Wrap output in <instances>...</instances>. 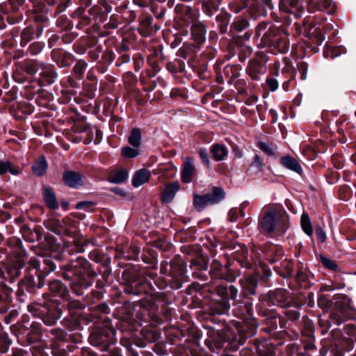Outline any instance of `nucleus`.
<instances>
[{"label":"nucleus","mask_w":356,"mask_h":356,"mask_svg":"<svg viewBox=\"0 0 356 356\" xmlns=\"http://www.w3.org/2000/svg\"><path fill=\"white\" fill-rule=\"evenodd\" d=\"M289 218L285 211L277 207L265 210L259 218L258 229L264 235L282 234L289 228Z\"/></svg>","instance_id":"nucleus-2"},{"label":"nucleus","mask_w":356,"mask_h":356,"mask_svg":"<svg viewBox=\"0 0 356 356\" xmlns=\"http://www.w3.org/2000/svg\"><path fill=\"white\" fill-rule=\"evenodd\" d=\"M96 275L89 261L82 257L63 266V277L71 282L70 287L77 296H82L92 286Z\"/></svg>","instance_id":"nucleus-1"},{"label":"nucleus","mask_w":356,"mask_h":356,"mask_svg":"<svg viewBox=\"0 0 356 356\" xmlns=\"http://www.w3.org/2000/svg\"><path fill=\"white\" fill-rule=\"evenodd\" d=\"M54 223L57 228L52 229L54 232L63 231L65 234L73 238V248L70 252H83L86 251L87 246L90 243V240L86 239L83 236H79L74 231L71 230L72 228L76 227V222L72 218L66 217L61 220H56Z\"/></svg>","instance_id":"nucleus-4"},{"label":"nucleus","mask_w":356,"mask_h":356,"mask_svg":"<svg viewBox=\"0 0 356 356\" xmlns=\"http://www.w3.org/2000/svg\"><path fill=\"white\" fill-rule=\"evenodd\" d=\"M279 8L282 12L300 16L303 11L302 0H280Z\"/></svg>","instance_id":"nucleus-14"},{"label":"nucleus","mask_w":356,"mask_h":356,"mask_svg":"<svg viewBox=\"0 0 356 356\" xmlns=\"http://www.w3.org/2000/svg\"><path fill=\"white\" fill-rule=\"evenodd\" d=\"M13 290L3 282H0V313L8 311L12 301Z\"/></svg>","instance_id":"nucleus-23"},{"label":"nucleus","mask_w":356,"mask_h":356,"mask_svg":"<svg viewBox=\"0 0 356 356\" xmlns=\"http://www.w3.org/2000/svg\"><path fill=\"white\" fill-rule=\"evenodd\" d=\"M280 163L286 168L293 170L298 174L302 172V168L298 161L290 156H283L280 159Z\"/></svg>","instance_id":"nucleus-36"},{"label":"nucleus","mask_w":356,"mask_h":356,"mask_svg":"<svg viewBox=\"0 0 356 356\" xmlns=\"http://www.w3.org/2000/svg\"><path fill=\"white\" fill-rule=\"evenodd\" d=\"M225 339L218 332L211 330L208 332V337L205 339L206 346L213 352L220 350L224 344Z\"/></svg>","instance_id":"nucleus-22"},{"label":"nucleus","mask_w":356,"mask_h":356,"mask_svg":"<svg viewBox=\"0 0 356 356\" xmlns=\"http://www.w3.org/2000/svg\"><path fill=\"white\" fill-rule=\"evenodd\" d=\"M234 306H237L236 308H234V311L235 314L238 316L240 318L243 319L245 318V314H248V316H250L251 309L250 307L248 305H244L243 306L241 305H239V302H236Z\"/></svg>","instance_id":"nucleus-52"},{"label":"nucleus","mask_w":356,"mask_h":356,"mask_svg":"<svg viewBox=\"0 0 356 356\" xmlns=\"http://www.w3.org/2000/svg\"><path fill=\"white\" fill-rule=\"evenodd\" d=\"M42 263L43 267L39 273H41L43 277L47 275L56 268V266L51 258H42Z\"/></svg>","instance_id":"nucleus-53"},{"label":"nucleus","mask_w":356,"mask_h":356,"mask_svg":"<svg viewBox=\"0 0 356 356\" xmlns=\"http://www.w3.org/2000/svg\"><path fill=\"white\" fill-rule=\"evenodd\" d=\"M180 189L179 181H172L165 184L161 194V200L163 202L170 203L175 197L176 193Z\"/></svg>","instance_id":"nucleus-26"},{"label":"nucleus","mask_w":356,"mask_h":356,"mask_svg":"<svg viewBox=\"0 0 356 356\" xmlns=\"http://www.w3.org/2000/svg\"><path fill=\"white\" fill-rule=\"evenodd\" d=\"M129 177V172L125 168L113 170V183L121 184L126 181Z\"/></svg>","instance_id":"nucleus-46"},{"label":"nucleus","mask_w":356,"mask_h":356,"mask_svg":"<svg viewBox=\"0 0 356 356\" xmlns=\"http://www.w3.org/2000/svg\"><path fill=\"white\" fill-rule=\"evenodd\" d=\"M42 195L46 206L52 210L58 209V202L56 199V193L50 186H44L42 188Z\"/></svg>","instance_id":"nucleus-25"},{"label":"nucleus","mask_w":356,"mask_h":356,"mask_svg":"<svg viewBox=\"0 0 356 356\" xmlns=\"http://www.w3.org/2000/svg\"><path fill=\"white\" fill-rule=\"evenodd\" d=\"M301 226L305 234L308 236H311L312 234L313 229L308 215L305 213L302 215Z\"/></svg>","instance_id":"nucleus-59"},{"label":"nucleus","mask_w":356,"mask_h":356,"mask_svg":"<svg viewBox=\"0 0 356 356\" xmlns=\"http://www.w3.org/2000/svg\"><path fill=\"white\" fill-rule=\"evenodd\" d=\"M43 63H40L37 60H26L22 65V69L24 72L29 75H34L39 71Z\"/></svg>","instance_id":"nucleus-39"},{"label":"nucleus","mask_w":356,"mask_h":356,"mask_svg":"<svg viewBox=\"0 0 356 356\" xmlns=\"http://www.w3.org/2000/svg\"><path fill=\"white\" fill-rule=\"evenodd\" d=\"M227 250L228 254H230L233 259L238 262L242 267L249 268L252 266V259L249 255L245 245L240 243H234L227 247Z\"/></svg>","instance_id":"nucleus-10"},{"label":"nucleus","mask_w":356,"mask_h":356,"mask_svg":"<svg viewBox=\"0 0 356 356\" xmlns=\"http://www.w3.org/2000/svg\"><path fill=\"white\" fill-rule=\"evenodd\" d=\"M240 274V271L231 269L228 262L223 266L218 260L214 259L211 262L209 270V275L211 277V287L218 284L220 280L232 282Z\"/></svg>","instance_id":"nucleus-5"},{"label":"nucleus","mask_w":356,"mask_h":356,"mask_svg":"<svg viewBox=\"0 0 356 356\" xmlns=\"http://www.w3.org/2000/svg\"><path fill=\"white\" fill-rule=\"evenodd\" d=\"M248 26V22L245 19L240 18L236 20L232 27L236 31H243Z\"/></svg>","instance_id":"nucleus-63"},{"label":"nucleus","mask_w":356,"mask_h":356,"mask_svg":"<svg viewBox=\"0 0 356 356\" xmlns=\"http://www.w3.org/2000/svg\"><path fill=\"white\" fill-rule=\"evenodd\" d=\"M252 52V49L247 45H243L241 47L240 52L238 55L239 60L243 62L246 58L250 56Z\"/></svg>","instance_id":"nucleus-64"},{"label":"nucleus","mask_w":356,"mask_h":356,"mask_svg":"<svg viewBox=\"0 0 356 356\" xmlns=\"http://www.w3.org/2000/svg\"><path fill=\"white\" fill-rule=\"evenodd\" d=\"M23 268V264L20 263L13 264L6 266L4 279L10 283L15 282V279L21 275V268Z\"/></svg>","instance_id":"nucleus-34"},{"label":"nucleus","mask_w":356,"mask_h":356,"mask_svg":"<svg viewBox=\"0 0 356 356\" xmlns=\"http://www.w3.org/2000/svg\"><path fill=\"white\" fill-rule=\"evenodd\" d=\"M49 289L50 293L55 297H59L63 299L68 297L69 291L60 280H54L49 282Z\"/></svg>","instance_id":"nucleus-28"},{"label":"nucleus","mask_w":356,"mask_h":356,"mask_svg":"<svg viewBox=\"0 0 356 356\" xmlns=\"http://www.w3.org/2000/svg\"><path fill=\"white\" fill-rule=\"evenodd\" d=\"M11 343L12 340L9 339L6 333L0 334V353H7L9 350Z\"/></svg>","instance_id":"nucleus-57"},{"label":"nucleus","mask_w":356,"mask_h":356,"mask_svg":"<svg viewBox=\"0 0 356 356\" xmlns=\"http://www.w3.org/2000/svg\"><path fill=\"white\" fill-rule=\"evenodd\" d=\"M157 72L158 70H155L154 72L146 70L141 73L140 76V81L141 84L143 86V89L145 91L150 92L152 91L156 88V82L149 80V79L154 77Z\"/></svg>","instance_id":"nucleus-32"},{"label":"nucleus","mask_w":356,"mask_h":356,"mask_svg":"<svg viewBox=\"0 0 356 356\" xmlns=\"http://www.w3.org/2000/svg\"><path fill=\"white\" fill-rule=\"evenodd\" d=\"M87 66V63L83 60H79L76 63L73 67V72L76 79H82Z\"/></svg>","instance_id":"nucleus-54"},{"label":"nucleus","mask_w":356,"mask_h":356,"mask_svg":"<svg viewBox=\"0 0 356 356\" xmlns=\"http://www.w3.org/2000/svg\"><path fill=\"white\" fill-rule=\"evenodd\" d=\"M45 309V305H42L38 303H33L28 306V310L34 316L38 317L42 319L43 312Z\"/></svg>","instance_id":"nucleus-56"},{"label":"nucleus","mask_w":356,"mask_h":356,"mask_svg":"<svg viewBox=\"0 0 356 356\" xmlns=\"http://www.w3.org/2000/svg\"><path fill=\"white\" fill-rule=\"evenodd\" d=\"M245 325H240L239 327H236L238 332H240L239 339L234 338L235 341H238L240 343H243L245 339L254 334V327H250L248 330H245Z\"/></svg>","instance_id":"nucleus-50"},{"label":"nucleus","mask_w":356,"mask_h":356,"mask_svg":"<svg viewBox=\"0 0 356 356\" xmlns=\"http://www.w3.org/2000/svg\"><path fill=\"white\" fill-rule=\"evenodd\" d=\"M41 335V325L37 323H32L31 330L28 333V340L33 343L38 341Z\"/></svg>","instance_id":"nucleus-49"},{"label":"nucleus","mask_w":356,"mask_h":356,"mask_svg":"<svg viewBox=\"0 0 356 356\" xmlns=\"http://www.w3.org/2000/svg\"><path fill=\"white\" fill-rule=\"evenodd\" d=\"M288 33L281 29H277L275 40L272 46L279 53L284 54L289 50L290 44L288 38Z\"/></svg>","instance_id":"nucleus-18"},{"label":"nucleus","mask_w":356,"mask_h":356,"mask_svg":"<svg viewBox=\"0 0 356 356\" xmlns=\"http://www.w3.org/2000/svg\"><path fill=\"white\" fill-rule=\"evenodd\" d=\"M151 177V172L146 168H142L137 170L132 177V185L135 188H138L147 182Z\"/></svg>","instance_id":"nucleus-33"},{"label":"nucleus","mask_w":356,"mask_h":356,"mask_svg":"<svg viewBox=\"0 0 356 356\" xmlns=\"http://www.w3.org/2000/svg\"><path fill=\"white\" fill-rule=\"evenodd\" d=\"M268 56L262 51H259L255 56L249 60L246 68V72L253 81H259L266 70Z\"/></svg>","instance_id":"nucleus-8"},{"label":"nucleus","mask_w":356,"mask_h":356,"mask_svg":"<svg viewBox=\"0 0 356 356\" xmlns=\"http://www.w3.org/2000/svg\"><path fill=\"white\" fill-rule=\"evenodd\" d=\"M218 296L223 298L222 300H235L238 295V289L233 285H227L218 283L211 287Z\"/></svg>","instance_id":"nucleus-17"},{"label":"nucleus","mask_w":356,"mask_h":356,"mask_svg":"<svg viewBox=\"0 0 356 356\" xmlns=\"http://www.w3.org/2000/svg\"><path fill=\"white\" fill-rule=\"evenodd\" d=\"M104 47L100 44L99 49L101 51L104 52L102 58L105 60V63L108 65L111 59V40L110 38L104 39L103 40Z\"/></svg>","instance_id":"nucleus-45"},{"label":"nucleus","mask_w":356,"mask_h":356,"mask_svg":"<svg viewBox=\"0 0 356 356\" xmlns=\"http://www.w3.org/2000/svg\"><path fill=\"white\" fill-rule=\"evenodd\" d=\"M230 308L229 301L226 300H212L209 305L211 315H222L227 314Z\"/></svg>","instance_id":"nucleus-27"},{"label":"nucleus","mask_w":356,"mask_h":356,"mask_svg":"<svg viewBox=\"0 0 356 356\" xmlns=\"http://www.w3.org/2000/svg\"><path fill=\"white\" fill-rule=\"evenodd\" d=\"M239 282L245 296H251L255 293L257 282L254 277H248L244 280H241Z\"/></svg>","instance_id":"nucleus-35"},{"label":"nucleus","mask_w":356,"mask_h":356,"mask_svg":"<svg viewBox=\"0 0 356 356\" xmlns=\"http://www.w3.org/2000/svg\"><path fill=\"white\" fill-rule=\"evenodd\" d=\"M97 90V83L95 82H83V93L89 99L94 97Z\"/></svg>","instance_id":"nucleus-55"},{"label":"nucleus","mask_w":356,"mask_h":356,"mask_svg":"<svg viewBox=\"0 0 356 356\" xmlns=\"http://www.w3.org/2000/svg\"><path fill=\"white\" fill-rule=\"evenodd\" d=\"M70 0H43L47 3L50 8L47 10V12H50L54 17L63 13L66 10Z\"/></svg>","instance_id":"nucleus-29"},{"label":"nucleus","mask_w":356,"mask_h":356,"mask_svg":"<svg viewBox=\"0 0 356 356\" xmlns=\"http://www.w3.org/2000/svg\"><path fill=\"white\" fill-rule=\"evenodd\" d=\"M169 282H175L173 287L180 288L183 282L186 281L185 267L183 264L172 263L170 264Z\"/></svg>","instance_id":"nucleus-13"},{"label":"nucleus","mask_w":356,"mask_h":356,"mask_svg":"<svg viewBox=\"0 0 356 356\" xmlns=\"http://www.w3.org/2000/svg\"><path fill=\"white\" fill-rule=\"evenodd\" d=\"M206 26L202 23H195L191 29V35L193 40L198 45L203 44L206 40Z\"/></svg>","instance_id":"nucleus-30"},{"label":"nucleus","mask_w":356,"mask_h":356,"mask_svg":"<svg viewBox=\"0 0 356 356\" xmlns=\"http://www.w3.org/2000/svg\"><path fill=\"white\" fill-rule=\"evenodd\" d=\"M141 131L139 128H133L128 138L129 143L136 148H139L141 145Z\"/></svg>","instance_id":"nucleus-44"},{"label":"nucleus","mask_w":356,"mask_h":356,"mask_svg":"<svg viewBox=\"0 0 356 356\" xmlns=\"http://www.w3.org/2000/svg\"><path fill=\"white\" fill-rule=\"evenodd\" d=\"M8 172L13 175H17L19 174V168L17 166L13 165L10 161H0V175H3Z\"/></svg>","instance_id":"nucleus-47"},{"label":"nucleus","mask_w":356,"mask_h":356,"mask_svg":"<svg viewBox=\"0 0 356 356\" xmlns=\"http://www.w3.org/2000/svg\"><path fill=\"white\" fill-rule=\"evenodd\" d=\"M276 28H269L266 32H264L261 38V43L264 47H272L276 35Z\"/></svg>","instance_id":"nucleus-42"},{"label":"nucleus","mask_w":356,"mask_h":356,"mask_svg":"<svg viewBox=\"0 0 356 356\" xmlns=\"http://www.w3.org/2000/svg\"><path fill=\"white\" fill-rule=\"evenodd\" d=\"M197 170L194 160L191 157H186L182 165L181 172V180L184 184H189L193 181L196 176Z\"/></svg>","instance_id":"nucleus-15"},{"label":"nucleus","mask_w":356,"mask_h":356,"mask_svg":"<svg viewBox=\"0 0 356 356\" xmlns=\"http://www.w3.org/2000/svg\"><path fill=\"white\" fill-rule=\"evenodd\" d=\"M43 32V27L37 25L35 27L28 26L22 30L21 33L20 44L22 47L26 46L28 42L33 40L35 36L40 37Z\"/></svg>","instance_id":"nucleus-21"},{"label":"nucleus","mask_w":356,"mask_h":356,"mask_svg":"<svg viewBox=\"0 0 356 356\" xmlns=\"http://www.w3.org/2000/svg\"><path fill=\"white\" fill-rule=\"evenodd\" d=\"M115 12L113 14V29L118 28V24L129 22L131 15V10L124 6L116 8Z\"/></svg>","instance_id":"nucleus-24"},{"label":"nucleus","mask_w":356,"mask_h":356,"mask_svg":"<svg viewBox=\"0 0 356 356\" xmlns=\"http://www.w3.org/2000/svg\"><path fill=\"white\" fill-rule=\"evenodd\" d=\"M152 19L149 17H143V19H140L138 31L143 36L147 37L152 32L153 28L152 26Z\"/></svg>","instance_id":"nucleus-41"},{"label":"nucleus","mask_w":356,"mask_h":356,"mask_svg":"<svg viewBox=\"0 0 356 356\" xmlns=\"http://www.w3.org/2000/svg\"><path fill=\"white\" fill-rule=\"evenodd\" d=\"M183 15L181 18L184 20V23L186 25L190 24L196 19L195 11L188 6H184L182 8Z\"/></svg>","instance_id":"nucleus-48"},{"label":"nucleus","mask_w":356,"mask_h":356,"mask_svg":"<svg viewBox=\"0 0 356 356\" xmlns=\"http://www.w3.org/2000/svg\"><path fill=\"white\" fill-rule=\"evenodd\" d=\"M211 152L214 160L220 161L227 156L228 149L224 145L214 144L211 146Z\"/></svg>","instance_id":"nucleus-38"},{"label":"nucleus","mask_w":356,"mask_h":356,"mask_svg":"<svg viewBox=\"0 0 356 356\" xmlns=\"http://www.w3.org/2000/svg\"><path fill=\"white\" fill-rule=\"evenodd\" d=\"M141 275L133 269L124 270L122 274V279L124 284L130 285V288L127 287L124 291L127 293L139 294L145 293L147 287L149 286L147 282V278L145 277L144 282L140 280Z\"/></svg>","instance_id":"nucleus-6"},{"label":"nucleus","mask_w":356,"mask_h":356,"mask_svg":"<svg viewBox=\"0 0 356 356\" xmlns=\"http://www.w3.org/2000/svg\"><path fill=\"white\" fill-rule=\"evenodd\" d=\"M274 75L277 77L282 76L286 79V80L284 81L282 83V88L284 91H288L291 81L296 79V73L293 69L286 67H284L281 72L276 70Z\"/></svg>","instance_id":"nucleus-31"},{"label":"nucleus","mask_w":356,"mask_h":356,"mask_svg":"<svg viewBox=\"0 0 356 356\" xmlns=\"http://www.w3.org/2000/svg\"><path fill=\"white\" fill-rule=\"evenodd\" d=\"M297 67L300 74L301 80H305L307 77L309 64L305 61H300L297 64Z\"/></svg>","instance_id":"nucleus-62"},{"label":"nucleus","mask_w":356,"mask_h":356,"mask_svg":"<svg viewBox=\"0 0 356 356\" xmlns=\"http://www.w3.org/2000/svg\"><path fill=\"white\" fill-rule=\"evenodd\" d=\"M62 314L60 309L54 303H47L43 312L42 320L44 324L51 326L54 325Z\"/></svg>","instance_id":"nucleus-12"},{"label":"nucleus","mask_w":356,"mask_h":356,"mask_svg":"<svg viewBox=\"0 0 356 356\" xmlns=\"http://www.w3.org/2000/svg\"><path fill=\"white\" fill-rule=\"evenodd\" d=\"M246 6L245 0H232L229 3V8L234 13H238Z\"/></svg>","instance_id":"nucleus-60"},{"label":"nucleus","mask_w":356,"mask_h":356,"mask_svg":"<svg viewBox=\"0 0 356 356\" xmlns=\"http://www.w3.org/2000/svg\"><path fill=\"white\" fill-rule=\"evenodd\" d=\"M40 70V79L37 81L38 88L35 91H33L32 92L33 93L38 92L40 90L41 86L44 83L51 84L54 83L58 77L55 68L50 65L43 63Z\"/></svg>","instance_id":"nucleus-11"},{"label":"nucleus","mask_w":356,"mask_h":356,"mask_svg":"<svg viewBox=\"0 0 356 356\" xmlns=\"http://www.w3.org/2000/svg\"><path fill=\"white\" fill-rule=\"evenodd\" d=\"M40 261L35 258H31L29 261V266L26 270L23 279L17 284L18 289L16 296L18 300L24 302L26 300L24 289L29 293L34 292L35 289H41L44 286L43 275L39 273L40 269Z\"/></svg>","instance_id":"nucleus-3"},{"label":"nucleus","mask_w":356,"mask_h":356,"mask_svg":"<svg viewBox=\"0 0 356 356\" xmlns=\"http://www.w3.org/2000/svg\"><path fill=\"white\" fill-rule=\"evenodd\" d=\"M225 192L220 188L214 186L210 193L198 195L193 194V206L198 210H202L206 206L219 203L225 198Z\"/></svg>","instance_id":"nucleus-7"},{"label":"nucleus","mask_w":356,"mask_h":356,"mask_svg":"<svg viewBox=\"0 0 356 356\" xmlns=\"http://www.w3.org/2000/svg\"><path fill=\"white\" fill-rule=\"evenodd\" d=\"M63 181L68 187L78 188L83 185V177L77 172L67 170L63 172Z\"/></svg>","instance_id":"nucleus-20"},{"label":"nucleus","mask_w":356,"mask_h":356,"mask_svg":"<svg viewBox=\"0 0 356 356\" xmlns=\"http://www.w3.org/2000/svg\"><path fill=\"white\" fill-rule=\"evenodd\" d=\"M122 156L127 159H133L139 155L138 148L131 147L129 146L124 147L121 150Z\"/></svg>","instance_id":"nucleus-58"},{"label":"nucleus","mask_w":356,"mask_h":356,"mask_svg":"<svg viewBox=\"0 0 356 356\" xmlns=\"http://www.w3.org/2000/svg\"><path fill=\"white\" fill-rule=\"evenodd\" d=\"M95 204L91 201H82L76 204V209L84 210L85 211H92L95 209Z\"/></svg>","instance_id":"nucleus-61"},{"label":"nucleus","mask_w":356,"mask_h":356,"mask_svg":"<svg viewBox=\"0 0 356 356\" xmlns=\"http://www.w3.org/2000/svg\"><path fill=\"white\" fill-rule=\"evenodd\" d=\"M47 162L44 156L40 157L32 166L33 172L37 176L43 175L47 168Z\"/></svg>","instance_id":"nucleus-43"},{"label":"nucleus","mask_w":356,"mask_h":356,"mask_svg":"<svg viewBox=\"0 0 356 356\" xmlns=\"http://www.w3.org/2000/svg\"><path fill=\"white\" fill-rule=\"evenodd\" d=\"M307 9L310 13L325 11L331 15L334 13L336 8L332 0H310L308 2Z\"/></svg>","instance_id":"nucleus-16"},{"label":"nucleus","mask_w":356,"mask_h":356,"mask_svg":"<svg viewBox=\"0 0 356 356\" xmlns=\"http://www.w3.org/2000/svg\"><path fill=\"white\" fill-rule=\"evenodd\" d=\"M260 300L266 302L268 306L277 305L285 307L291 304L290 294L284 289L270 291L266 296L260 297Z\"/></svg>","instance_id":"nucleus-9"},{"label":"nucleus","mask_w":356,"mask_h":356,"mask_svg":"<svg viewBox=\"0 0 356 356\" xmlns=\"http://www.w3.org/2000/svg\"><path fill=\"white\" fill-rule=\"evenodd\" d=\"M90 343L94 346H102V350L108 352V355L111 354L109 352L110 340L109 338L104 334V331H95L92 332L90 336Z\"/></svg>","instance_id":"nucleus-19"},{"label":"nucleus","mask_w":356,"mask_h":356,"mask_svg":"<svg viewBox=\"0 0 356 356\" xmlns=\"http://www.w3.org/2000/svg\"><path fill=\"white\" fill-rule=\"evenodd\" d=\"M222 0H202V8L203 12L208 16H211L216 12Z\"/></svg>","instance_id":"nucleus-37"},{"label":"nucleus","mask_w":356,"mask_h":356,"mask_svg":"<svg viewBox=\"0 0 356 356\" xmlns=\"http://www.w3.org/2000/svg\"><path fill=\"white\" fill-rule=\"evenodd\" d=\"M275 270L280 276L288 278L293 275V264L291 261H284L280 267L275 266Z\"/></svg>","instance_id":"nucleus-40"},{"label":"nucleus","mask_w":356,"mask_h":356,"mask_svg":"<svg viewBox=\"0 0 356 356\" xmlns=\"http://www.w3.org/2000/svg\"><path fill=\"white\" fill-rule=\"evenodd\" d=\"M286 310L284 311V315L286 317L291 321H296L300 316L299 307L296 306H291V304L287 307H285Z\"/></svg>","instance_id":"nucleus-51"}]
</instances>
